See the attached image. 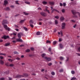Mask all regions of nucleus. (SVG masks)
<instances>
[{"label":"nucleus","instance_id":"nucleus-1","mask_svg":"<svg viewBox=\"0 0 80 80\" xmlns=\"http://www.w3.org/2000/svg\"><path fill=\"white\" fill-rule=\"evenodd\" d=\"M3 25L4 28L6 30H8V31H10V28L8 27V26L7 25L4 24Z\"/></svg>","mask_w":80,"mask_h":80},{"label":"nucleus","instance_id":"nucleus-2","mask_svg":"<svg viewBox=\"0 0 80 80\" xmlns=\"http://www.w3.org/2000/svg\"><path fill=\"white\" fill-rule=\"evenodd\" d=\"M8 21L6 20H4L2 22V25H4L5 24H8Z\"/></svg>","mask_w":80,"mask_h":80},{"label":"nucleus","instance_id":"nucleus-3","mask_svg":"<svg viewBox=\"0 0 80 80\" xmlns=\"http://www.w3.org/2000/svg\"><path fill=\"white\" fill-rule=\"evenodd\" d=\"M65 26H66V23L65 22H63L62 24V29H65Z\"/></svg>","mask_w":80,"mask_h":80},{"label":"nucleus","instance_id":"nucleus-4","mask_svg":"<svg viewBox=\"0 0 80 80\" xmlns=\"http://www.w3.org/2000/svg\"><path fill=\"white\" fill-rule=\"evenodd\" d=\"M51 8L52 10V11L51 12V13H53V12H54V11H55V12H57L58 13H59V11H58L57 10L55 9H53V7H51Z\"/></svg>","mask_w":80,"mask_h":80},{"label":"nucleus","instance_id":"nucleus-5","mask_svg":"<svg viewBox=\"0 0 80 80\" xmlns=\"http://www.w3.org/2000/svg\"><path fill=\"white\" fill-rule=\"evenodd\" d=\"M45 8L46 9H44V12H48V13H50V12H49V11L48 9V7L47 6H45Z\"/></svg>","mask_w":80,"mask_h":80},{"label":"nucleus","instance_id":"nucleus-6","mask_svg":"<svg viewBox=\"0 0 80 80\" xmlns=\"http://www.w3.org/2000/svg\"><path fill=\"white\" fill-rule=\"evenodd\" d=\"M41 15L43 16V17H46L47 16V14L45 13V12H41L40 13Z\"/></svg>","mask_w":80,"mask_h":80},{"label":"nucleus","instance_id":"nucleus-7","mask_svg":"<svg viewBox=\"0 0 80 80\" xmlns=\"http://www.w3.org/2000/svg\"><path fill=\"white\" fill-rule=\"evenodd\" d=\"M44 59L46 60V61H49L51 60V58H47V57H44Z\"/></svg>","mask_w":80,"mask_h":80},{"label":"nucleus","instance_id":"nucleus-8","mask_svg":"<svg viewBox=\"0 0 80 80\" xmlns=\"http://www.w3.org/2000/svg\"><path fill=\"white\" fill-rule=\"evenodd\" d=\"M9 38V36H7L4 35L3 37L2 38H3L5 40H6L7 38Z\"/></svg>","mask_w":80,"mask_h":80},{"label":"nucleus","instance_id":"nucleus-9","mask_svg":"<svg viewBox=\"0 0 80 80\" xmlns=\"http://www.w3.org/2000/svg\"><path fill=\"white\" fill-rule=\"evenodd\" d=\"M22 77H23V76L20 75H17L16 76L15 78H20Z\"/></svg>","mask_w":80,"mask_h":80},{"label":"nucleus","instance_id":"nucleus-10","mask_svg":"<svg viewBox=\"0 0 80 80\" xmlns=\"http://www.w3.org/2000/svg\"><path fill=\"white\" fill-rule=\"evenodd\" d=\"M21 35H22V33L21 32H19L18 33V36L19 38H21Z\"/></svg>","mask_w":80,"mask_h":80},{"label":"nucleus","instance_id":"nucleus-11","mask_svg":"<svg viewBox=\"0 0 80 80\" xmlns=\"http://www.w3.org/2000/svg\"><path fill=\"white\" fill-rule=\"evenodd\" d=\"M7 4H8V1L6 0H5L4 1V5L6 6V5H7Z\"/></svg>","mask_w":80,"mask_h":80},{"label":"nucleus","instance_id":"nucleus-12","mask_svg":"<svg viewBox=\"0 0 80 80\" xmlns=\"http://www.w3.org/2000/svg\"><path fill=\"white\" fill-rule=\"evenodd\" d=\"M16 40L17 42H23V41H22V39H20V38L17 39H16Z\"/></svg>","mask_w":80,"mask_h":80},{"label":"nucleus","instance_id":"nucleus-13","mask_svg":"<svg viewBox=\"0 0 80 80\" xmlns=\"http://www.w3.org/2000/svg\"><path fill=\"white\" fill-rule=\"evenodd\" d=\"M25 19L21 20L20 21L19 23H23V22H25Z\"/></svg>","mask_w":80,"mask_h":80},{"label":"nucleus","instance_id":"nucleus-14","mask_svg":"<svg viewBox=\"0 0 80 80\" xmlns=\"http://www.w3.org/2000/svg\"><path fill=\"white\" fill-rule=\"evenodd\" d=\"M4 10H7V11H8L10 10V8H9V7H8L6 8H4Z\"/></svg>","mask_w":80,"mask_h":80},{"label":"nucleus","instance_id":"nucleus-15","mask_svg":"<svg viewBox=\"0 0 80 80\" xmlns=\"http://www.w3.org/2000/svg\"><path fill=\"white\" fill-rule=\"evenodd\" d=\"M24 3H26V4H27L28 5H30V2L28 1H25Z\"/></svg>","mask_w":80,"mask_h":80},{"label":"nucleus","instance_id":"nucleus-16","mask_svg":"<svg viewBox=\"0 0 80 80\" xmlns=\"http://www.w3.org/2000/svg\"><path fill=\"white\" fill-rule=\"evenodd\" d=\"M30 25L33 24V21L32 20H30L29 21Z\"/></svg>","mask_w":80,"mask_h":80},{"label":"nucleus","instance_id":"nucleus-17","mask_svg":"<svg viewBox=\"0 0 80 80\" xmlns=\"http://www.w3.org/2000/svg\"><path fill=\"white\" fill-rule=\"evenodd\" d=\"M60 20H61V21H63L65 20L64 17L63 16L61 17L60 18Z\"/></svg>","mask_w":80,"mask_h":80},{"label":"nucleus","instance_id":"nucleus-18","mask_svg":"<svg viewBox=\"0 0 80 80\" xmlns=\"http://www.w3.org/2000/svg\"><path fill=\"white\" fill-rule=\"evenodd\" d=\"M22 77H27L28 76V74H27L24 73L23 74V75H22Z\"/></svg>","mask_w":80,"mask_h":80},{"label":"nucleus","instance_id":"nucleus-19","mask_svg":"<svg viewBox=\"0 0 80 80\" xmlns=\"http://www.w3.org/2000/svg\"><path fill=\"white\" fill-rule=\"evenodd\" d=\"M49 3L51 5H54V2H49Z\"/></svg>","mask_w":80,"mask_h":80},{"label":"nucleus","instance_id":"nucleus-20","mask_svg":"<svg viewBox=\"0 0 80 80\" xmlns=\"http://www.w3.org/2000/svg\"><path fill=\"white\" fill-rule=\"evenodd\" d=\"M42 3L43 4V5H46V4H47V2L44 1L43 2H42Z\"/></svg>","mask_w":80,"mask_h":80},{"label":"nucleus","instance_id":"nucleus-21","mask_svg":"<svg viewBox=\"0 0 80 80\" xmlns=\"http://www.w3.org/2000/svg\"><path fill=\"white\" fill-rule=\"evenodd\" d=\"M0 63L2 65H3L4 63V62H3V61L1 60H0Z\"/></svg>","mask_w":80,"mask_h":80},{"label":"nucleus","instance_id":"nucleus-22","mask_svg":"<svg viewBox=\"0 0 80 80\" xmlns=\"http://www.w3.org/2000/svg\"><path fill=\"white\" fill-rule=\"evenodd\" d=\"M59 47L60 48H63V45H62V44H59Z\"/></svg>","mask_w":80,"mask_h":80},{"label":"nucleus","instance_id":"nucleus-23","mask_svg":"<svg viewBox=\"0 0 80 80\" xmlns=\"http://www.w3.org/2000/svg\"><path fill=\"white\" fill-rule=\"evenodd\" d=\"M71 73L72 74V75H74V74H75V71H72L71 72Z\"/></svg>","mask_w":80,"mask_h":80},{"label":"nucleus","instance_id":"nucleus-24","mask_svg":"<svg viewBox=\"0 0 80 80\" xmlns=\"http://www.w3.org/2000/svg\"><path fill=\"white\" fill-rule=\"evenodd\" d=\"M8 45H10L9 43H7L4 45V46H5L6 47H7V46H8Z\"/></svg>","mask_w":80,"mask_h":80},{"label":"nucleus","instance_id":"nucleus-25","mask_svg":"<svg viewBox=\"0 0 80 80\" xmlns=\"http://www.w3.org/2000/svg\"><path fill=\"white\" fill-rule=\"evenodd\" d=\"M8 73H9V71H8L5 72V74H6L7 75H8Z\"/></svg>","mask_w":80,"mask_h":80},{"label":"nucleus","instance_id":"nucleus-26","mask_svg":"<svg viewBox=\"0 0 80 80\" xmlns=\"http://www.w3.org/2000/svg\"><path fill=\"white\" fill-rule=\"evenodd\" d=\"M36 34L37 35H40V32H37Z\"/></svg>","mask_w":80,"mask_h":80},{"label":"nucleus","instance_id":"nucleus-27","mask_svg":"<svg viewBox=\"0 0 80 80\" xmlns=\"http://www.w3.org/2000/svg\"><path fill=\"white\" fill-rule=\"evenodd\" d=\"M9 66L10 67H13L14 66V65L13 64H11L9 65Z\"/></svg>","mask_w":80,"mask_h":80},{"label":"nucleus","instance_id":"nucleus-28","mask_svg":"<svg viewBox=\"0 0 80 80\" xmlns=\"http://www.w3.org/2000/svg\"><path fill=\"white\" fill-rule=\"evenodd\" d=\"M62 13H65V9H62Z\"/></svg>","mask_w":80,"mask_h":80},{"label":"nucleus","instance_id":"nucleus-29","mask_svg":"<svg viewBox=\"0 0 80 80\" xmlns=\"http://www.w3.org/2000/svg\"><path fill=\"white\" fill-rule=\"evenodd\" d=\"M23 28L25 31H27L28 30V29L25 27H23Z\"/></svg>","mask_w":80,"mask_h":80},{"label":"nucleus","instance_id":"nucleus-30","mask_svg":"<svg viewBox=\"0 0 80 80\" xmlns=\"http://www.w3.org/2000/svg\"><path fill=\"white\" fill-rule=\"evenodd\" d=\"M0 55H4V56H5L6 54L3 53H0Z\"/></svg>","mask_w":80,"mask_h":80},{"label":"nucleus","instance_id":"nucleus-31","mask_svg":"<svg viewBox=\"0 0 80 80\" xmlns=\"http://www.w3.org/2000/svg\"><path fill=\"white\" fill-rule=\"evenodd\" d=\"M45 55H46V54L45 53H43L42 55V57H44Z\"/></svg>","mask_w":80,"mask_h":80},{"label":"nucleus","instance_id":"nucleus-32","mask_svg":"<svg viewBox=\"0 0 80 80\" xmlns=\"http://www.w3.org/2000/svg\"><path fill=\"white\" fill-rule=\"evenodd\" d=\"M30 51V50L29 49H27L26 50V52H29Z\"/></svg>","mask_w":80,"mask_h":80},{"label":"nucleus","instance_id":"nucleus-33","mask_svg":"<svg viewBox=\"0 0 80 80\" xmlns=\"http://www.w3.org/2000/svg\"><path fill=\"white\" fill-rule=\"evenodd\" d=\"M18 2H19V1H16L15 3H16V4H17V5H19V3H18Z\"/></svg>","mask_w":80,"mask_h":80},{"label":"nucleus","instance_id":"nucleus-34","mask_svg":"<svg viewBox=\"0 0 80 80\" xmlns=\"http://www.w3.org/2000/svg\"><path fill=\"white\" fill-rule=\"evenodd\" d=\"M51 74L52 75H55V73L54 72H51Z\"/></svg>","mask_w":80,"mask_h":80},{"label":"nucleus","instance_id":"nucleus-35","mask_svg":"<svg viewBox=\"0 0 80 80\" xmlns=\"http://www.w3.org/2000/svg\"><path fill=\"white\" fill-rule=\"evenodd\" d=\"M56 43H57V42L56 41H54L53 42V45H56Z\"/></svg>","mask_w":80,"mask_h":80},{"label":"nucleus","instance_id":"nucleus-36","mask_svg":"<svg viewBox=\"0 0 80 80\" xmlns=\"http://www.w3.org/2000/svg\"><path fill=\"white\" fill-rule=\"evenodd\" d=\"M8 61L11 62H12L13 60L11 59H8Z\"/></svg>","mask_w":80,"mask_h":80},{"label":"nucleus","instance_id":"nucleus-37","mask_svg":"<svg viewBox=\"0 0 80 80\" xmlns=\"http://www.w3.org/2000/svg\"><path fill=\"white\" fill-rule=\"evenodd\" d=\"M51 43V42L50 41H47V43Z\"/></svg>","mask_w":80,"mask_h":80},{"label":"nucleus","instance_id":"nucleus-38","mask_svg":"<svg viewBox=\"0 0 80 80\" xmlns=\"http://www.w3.org/2000/svg\"><path fill=\"white\" fill-rule=\"evenodd\" d=\"M76 79V78H72L71 79V80H75Z\"/></svg>","mask_w":80,"mask_h":80},{"label":"nucleus","instance_id":"nucleus-39","mask_svg":"<svg viewBox=\"0 0 80 80\" xmlns=\"http://www.w3.org/2000/svg\"><path fill=\"white\" fill-rule=\"evenodd\" d=\"M55 18H56L57 19H58V18H59V17H58V16H55Z\"/></svg>","mask_w":80,"mask_h":80},{"label":"nucleus","instance_id":"nucleus-40","mask_svg":"<svg viewBox=\"0 0 80 80\" xmlns=\"http://www.w3.org/2000/svg\"><path fill=\"white\" fill-rule=\"evenodd\" d=\"M60 58L61 60H63V58L62 57H60Z\"/></svg>","mask_w":80,"mask_h":80},{"label":"nucleus","instance_id":"nucleus-41","mask_svg":"<svg viewBox=\"0 0 80 80\" xmlns=\"http://www.w3.org/2000/svg\"><path fill=\"white\" fill-rule=\"evenodd\" d=\"M55 24H58V21L57 20H55Z\"/></svg>","mask_w":80,"mask_h":80},{"label":"nucleus","instance_id":"nucleus-42","mask_svg":"<svg viewBox=\"0 0 80 80\" xmlns=\"http://www.w3.org/2000/svg\"><path fill=\"white\" fill-rule=\"evenodd\" d=\"M51 65H52V63H49L48 64V66H51Z\"/></svg>","mask_w":80,"mask_h":80},{"label":"nucleus","instance_id":"nucleus-43","mask_svg":"<svg viewBox=\"0 0 80 80\" xmlns=\"http://www.w3.org/2000/svg\"><path fill=\"white\" fill-rule=\"evenodd\" d=\"M0 58L1 60H2V59H3V58H3V57L1 56H0Z\"/></svg>","mask_w":80,"mask_h":80},{"label":"nucleus","instance_id":"nucleus-44","mask_svg":"<svg viewBox=\"0 0 80 80\" xmlns=\"http://www.w3.org/2000/svg\"><path fill=\"white\" fill-rule=\"evenodd\" d=\"M0 80H5V78H0Z\"/></svg>","mask_w":80,"mask_h":80},{"label":"nucleus","instance_id":"nucleus-45","mask_svg":"<svg viewBox=\"0 0 80 80\" xmlns=\"http://www.w3.org/2000/svg\"><path fill=\"white\" fill-rule=\"evenodd\" d=\"M60 33L61 36H63V32H62V31H61Z\"/></svg>","mask_w":80,"mask_h":80},{"label":"nucleus","instance_id":"nucleus-46","mask_svg":"<svg viewBox=\"0 0 80 80\" xmlns=\"http://www.w3.org/2000/svg\"><path fill=\"white\" fill-rule=\"evenodd\" d=\"M69 58H67L66 60V62H67L68 61Z\"/></svg>","mask_w":80,"mask_h":80},{"label":"nucleus","instance_id":"nucleus-47","mask_svg":"<svg viewBox=\"0 0 80 80\" xmlns=\"http://www.w3.org/2000/svg\"><path fill=\"white\" fill-rule=\"evenodd\" d=\"M30 26L32 28H33V25L32 24H30Z\"/></svg>","mask_w":80,"mask_h":80},{"label":"nucleus","instance_id":"nucleus-48","mask_svg":"<svg viewBox=\"0 0 80 80\" xmlns=\"http://www.w3.org/2000/svg\"><path fill=\"white\" fill-rule=\"evenodd\" d=\"M63 69H61L59 70L60 72H63Z\"/></svg>","mask_w":80,"mask_h":80},{"label":"nucleus","instance_id":"nucleus-49","mask_svg":"<svg viewBox=\"0 0 80 80\" xmlns=\"http://www.w3.org/2000/svg\"><path fill=\"white\" fill-rule=\"evenodd\" d=\"M60 7H62V6H63V4H62V3H60Z\"/></svg>","mask_w":80,"mask_h":80},{"label":"nucleus","instance_id":"nucleus-50","mask_svg":"<svg viewBox=\"0 0 80 80\" xmlns=\"http://www.w3.org/2000/svg\"><path fill=\"white\" fill-rule=\"evenodd\" d=\"M5 65H6V66H9V65H8V62L6 63H5Z\"/></svg>","mask_w":80,"mask_h":80},{"label":"nucleus","instance_id":"nucleus-51","mask_svg":"<svg viewBox=\"0 0 80 80\" xmlns=\"http://www.w3.org/2000/svg\"><path fill=\"white\" fill-rule=\"evenodd\" d=\"M66 6V3H63V6L64 7H65Z\"/></svg>","mask_w":80,"mask_h":80},{"label":"nucleus","instance_id":"nucleus-52","mask_svg":"<svg viewBox=\"0 0 80 80\" xmlns=\"http://www.w3.org/2000/svg\"><path fill=\"white\" fill-rule=\"evenodd\" d=\"M16 60H20V58H16Z\"/></svg>","mask_w":80,"mask_h":80},{"label":"nucleus","instance_id":"nucleus-53","mask_svg":"<svg viewBox=\"0 0 80 80\" xmlns=\"http://www.w3.org/2000/svg\"><path fill=\"white\" fill-rule=\"evenodd\" d=\"M48 50L49 52H51V48H49L48 49Z\"/></svg>","mask_w":80,"mask_h":80},{"label":"nucleus","instance_id":"nucleus-54","mask_svg":"<svg viewBox=\"0 0 80 80\" xmlns=\"http://www.w3.org/2000/svg\"><path fill=\"white\" fill-rule=\"evenodd\" d=\"M31 50H34V48H31Z\"/></svg>","mask_w":80,"mask_h":80},{"label":"nucleus","instance_id":"nucleus-55","mask_svg":"<svg viewBox=\"0 0 80 80\" xmlns=\"http://www.w3.org/2000/svg\"><path fill=\"white\" fill-rule=\"evenodd\" d=\"M24 15H28V13H27L26 12H24Z\"/></svg>","mask_w":80,"mask_h":80},{"label":"nucleus","instance_id":"nucleus-56","mask_svg":"<svg viewBox=\"0 0 80 80\" xmlns=\"http://www.w3.org/2000/svg\"><path fill=\"white\" fill-rule=\"evenodd\" d=\"M38 10H42V8H38Z\"/></svg>","mask_w":80,"mask_h":80},{"label":"nucleus","instance_id":"nucleus-57","mask_svg":"<svg viewBox=\"0 0 80 80\" xmlns=\"http://www.w3.org/2000/svg\"><path fill=\"white\" fill-rule=\"evenodd\" d=\"M59 42H61V41H62V39L59 38Z\"/></svg>","mask_w":80,"mask_h":80},{"label":"nucleus","instance_id":"nucleus-58","mask_svg":"<svg viewBox=\"0 0 80 80\" xmlns=\"http://www.w3.org/2000/svg\"><path fill=\"white\" fill-rule=\"evenodd\" d=\"M21 64L22 65H25V63H22Z\"/></svg>","mask_w":80,"mask_h":80},{"label":"nucleus","instance_id":"nucleus-59","mask_svg":"<svg viewBox=\"0 0 80 80\" xmlns=\"http://www.w3.org/2000/svg\"><path fill=\"white\" fill-rule=\"evenodd\" d=\"M14 39H15V37H13L12 38V40H14Z\"/></svg>","mask_w":80,"mask_h":80},{"label":"nucleus","instance_id":"nucleus-60","mask_svg":"<svg viewBox=\"0 0 80 80\" xmlns=\"http://www.w3.org/2000/svg\"><path fill=\"white\" fill-rule=\"evenodd\" d=\"M3 42V40L2 39H0V42Z\"/></svg>","mask_w":80,"mask_h":80},{"label":"nucleus","instance_id":"nucleus-61","mask_svg":"<svg viewBox=\"0 0 80 80\" xmlns=\"http://www.w3.org/2000/svg\"><path fill=\"white\" fill-rule=\"evenodd\" d=\"M76 26H77V25L75 24L73 27V28H75V27H76Z\"/></svg>","mask_w":80,"mask_h":80},{"label":"nucleus","instance_id":"nucleus-62","mask_svg":"<svg viewBox=\"0 0 80 80\" xmlns=\"http://www.w3.org/2000/svg\"><path fill=\"white\" fill-rule=\"evenodd\" d=\"M39 25H42V22H39Z\"/></svg>","mask_w":80,"mask_h":80},{"label":"nucleus","instance_id":"nucleus-63","mask_svg":"<svg viewBox=\"0 0 80 80\" xmlns=\"http://www.w3.org/2000/svg\"><path fill=\"white\" fill-rule=\"evenodd\" d=\"M12 42H13V43H16V41H12Z\"/></svg>","mask_w":80,"mask_h":80},{"label":"nucleus","instance_id":"nucleus-64","mask_svg":"<svg viewBox=\"0 0 80 80\" xmlns=\"http://www.w3.org/2000/svg\"><path fill=\"white\" fill-rule=\"evenodd\" d=\"M39 21H42V19H39V20H38Z\"/></svg>","mask_w":80,"mask_h":80}]
</instances>
